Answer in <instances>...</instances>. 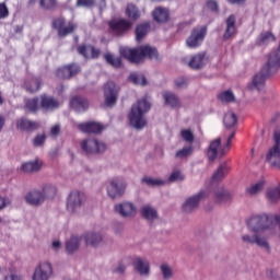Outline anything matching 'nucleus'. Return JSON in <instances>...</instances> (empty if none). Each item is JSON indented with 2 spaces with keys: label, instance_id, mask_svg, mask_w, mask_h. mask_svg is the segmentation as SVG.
I'll return each mask as SVG.
<instances>
[{
  "label": "nucleus",
  "instance_id": "obj_1",
  "mask_svg": "<svg viewBox=\"0 0 280 280\" xmlns=\"http://www.w3.org/2000/svg\"><path fill=\"white\" fill-rule=\"evenodd\" d=\"M247 226L254 235L245 234L242 236V241L245 244H256V246L266 250L268 255H270L271 247L268 238L259 234V232L268 231V229L272 226V219H270V215L266 213L253 215L247 220Z\"/></svg>",
  "mask_w": 280,
  "mask_h": 280
},
{
  "label": "nucleus",
  "instance_id": "obj_2",
  "mask_svg": "<svg viewBox=\"0 0 280 280\" xmlns=\"http://www.w3.org/2000/svg\"><path fill=\"white\" fill-rule=\"evenodd\" d=\"M119 54L125 60L131 62V65L143 62V58H148L149 60H160L159 50L150 45H142L137 48L121 47Z\"/></svg>",
  "mask_w": 280,
  "mask_h": 280
},
{
  "label": "nucleus",
  "instance_id": "obj_3",
  "mask_svg": "<svg viewBox=\"0 0 280 280\" xmlns=\"http://www.w3.org/2000/svg\"><path fill=\"white\" fill-rule=\"evenodd\" d=\"M150 108V102H148L145 98H141L136 104H133L128 115L130 126H132V128L136 130H143V128L148 126L145 113H148Z\"/></svg>",
  "mask_w": 280,
  "mask_h": 280
},
{
  "label": "nucleus",
  "instance_id": "obj_4",
  "mask_svg": "<svg viewBox=\"0 0 280 280\" xmlns=\"http://www.w3.org/2000/svg\"><path fill=\"white\" fill-rule=\"evenodd\" d=\"M132 21L126 19H115L108 22L110 34L117 38H121L132 30Z\"/></svg>",
  "mask_w": 280,
  "mask_h": 280
},
{
  "label": "nucleus",
  "instance_id": "obj_5",
  "mask_svg": "<svg viewBox=\"0 0 280 280\" xmlns=\"http://www.w3.org/2000/svg\"><path fill=\"white\" fill-rule=\"evenodd\" d=\"M205 198H209V190H200L196 195L188 197L182 205L183 213H194V211H198L200 202H202Z\"/></svg>",
  "mask_w": 280,
  "mask_h": 280
},
{
  "label": "nucleus",
  "instance_id": "obj_6",
  "mask_svg": "<svg viewBox=\"0 0 280 280\" xmlns=\"http://www.w3.org/2000/svg\"><path fill=\"white\" fill-rule=\"evenodd\" d=\"M127 187L128 184L126 183V180H124V178L113 177L112 179H109L108 186L106 188L107 196H109L112 200H116V198H121L124 197V194H126Z\"/></svg>",
  "mask_w": 280,
  "mask_h": 280
},
{
  "label": "nucleus",
  "instance_id": "obj_7",
  "mask_svg": "<svg viewBox=\"0 0 280 280\" xmlns=\"http://www.w3.org/2000/svg\"><path fill=\"white\" fill-rule=\"evenodd\" d=\"M275 144L269 148L266 154V162L270 167H276L280 170V132L276 131L273 133Z\"/></svg>",
  "mask_w": 280,
  "mask_h": 280
},
{
  "label": "nucleus",
  "instance_id": "obj_8",
  "mask_svg": "<svg viewBox=\"0 0 280 280\" xmlns=\"http://www.w3.org/2000/svg\"><path fill=\"white\" fill-rule=\"evenodd\" d=\"M86 202V196L80 190H73L69 194L67 200V210L69 213H79L80 209L84 207Z\"/></svg>",
  "mask_w": 280,
  "mask_h": 280
},
{
  "label": "nucleus",
  "instance_id": "obj_9",
  "mask_svg": "<svg viewBox=\"0 0 280 280\" xmlns=\"http://www.w3.org/2000/svg\"><path fill=\"white\" fill-rule=\"evenodd\" d=\"M119 86L115 84L113 81H108L104 85V105L107 108H113L115 104H117V100H119Z\"/></svg>",
  "mask_w": 280,
  "mask_h": 280
},
{
  "label": "nucleus",
  "instance_id": "obj_10",
  "mask_svg": "<svg viewBox=\"0 0 280 280\" xmlns=\"http://www.w3.org/2000/svg\"><path fill=\"white\" fill-rule=\"evenodd\" d=\"M81 150L85 154H103L106 152V143L100 142L97 139H85L81 141Z\"/></svg>",
  "mask_w": 280,
  "mask_h": 280
},
{
  "label": "nucleus",
  "instance_id": "obj_11",
  "mask_svg": "<svg viewBox=\"0 0 280 280\" xmlns=\"http://www.w3.org/2000/svg\"><path fill=\"white\" fill-rule=\"evenodd\" d=\"M205 36H207V26L194 28L189 37L186 39L187 47H190V49L200 47V45H202V40H205Z\"/></svg>",
  "mask_w": 280,
  "mask_h": 280
},
{
  "label": "nucleus",
  "instance_id": "obj_12",
  "mask_svg": "<svg viewBox=\"0 0 280 280\" xmlns=\"http://www.w3.org/2000/svg\"><path fill=\"white\" fill-rule=\"evenodd\" d=\"M54 275V267L51 262H40L33 273V280H49Z\"/></svg>",
  "mask_w": 280,
  "mask_h": 280
},
{
  "label": "nucleus",
  "instance_id": "obj_13",
  "mask_svg": "<svg viewBox=\"0 0 280 280\" xmlns=\"http://www.w3.org/2000/svg\"><path fill=\"white\" fill-rule=\"evenodd\" d=\"M66 20L65 18H58L52 21V28L57 30L58 36L65 38V36H69V34H73L75 31V24L69 23L68 26H65Z\"/></svg>",
  "mask_w": 280,
  "mask_h": 280
},
{
  "label": "nucleus",
  "instance_id": "obj_14",
  "mask_svg": "<svg viewBox=\"0 0 280 280\" xmlns=\"http://www.w3.org/2000/svg\"><path fill=\"white\" fill-rule=\"evenodd\" d=\"M114 210L120 218H135L137 215V207L130 201H122L116 205Z\"/></svg>",
  "mask_w": 280,
  "mask_h": 280
},
{
  "label": "nucleus",
  "instance_id": "obj_15",
  "mask_svg": "<svg viewBox=\"0 0 280 280\" xmlns=\"http://www.w3.org/2000/svg\"><path fill=\"white\" fill-rule=\"evenodd\" d=\"M235 23H237V18L235 14H231L226 20H225V31L223 33V40H233L235 36L237 35V27L235 26Z\"/></svg>",
  "mask_w": 280,
  "mask_h": 280
},
{
  "label": "nucleus",
  "instance_id": "obj_16",
  "mask_svg": "<svg viewBox=\"0 0 280 280\" xmlns=\"http://www.w3.org/2000/svg\"><path fill=\"white\" fill-rule=\"evenodd\" d=\"M80 72V66L75 63H71L65 66L63 68H59L56 72L57 78L60 80H71L74 75H78Z\"/></svg>",
  "mask_w": 280,
  "mask_h": 280
},
{
  "label": "nucleus",
  "instance_id": "obj_17",
  "mask_svg": "<svg viewBox=\"0 0 280 280\" xmlns=\"http://www.w3.org/2000/svg\"><path fill=\"white\" fill-rule=\"evenodd\" d=\"M39 106L43 110H56V108H60V101L51 95L42 94L39 96Z\"/></svg>",
  "mask_w": 280,
  "mask_h": 280
},
{
  "label": "nucleus",
  "instance_id": "obj_18",
  "mask_svg": "<svg viewBox=\"0 0 280 280\" xmlns=\"http://www.w3.org/2000/svg\"><path fill=\"white\" fill-rule=\"evenodd\" d=\"M222 139L217 138L212 140L209 144L208 151H207V158L210 161V163H213L220 156V150H222Z\"/></svg>",
  "mask_w": 280,
  "mask_h": 280
},
{
  "label": "nucleus",
  "instance_id": "obj_19",
  "mask_svg": "<svg viewBox=\"0 0 280 280\" xmlns=\"http://www.w3.org/2000/svg\"><path fill=\"white\" fill-rule=\"evenodd\" d=\"M233 200V194L224 187H219L214 190V202L215 205H228Z\"/></svg>",
  "mask_w": 280,
  "mask_h": 280
},
{
  "label": "nucleus",
  "instance_id": "obj_20",
  "mask_svg": "<svg viewBox=\"0 0 280 280\" xmlns=\"http://www.w3.org/2000/svg\"><path fill=\"white\" fill-rule=\"evenodd\" d=\"M77 51L80 56H83V58L86 59L100 58V54H102V51L93 45H80L77 47Z\"/></svg>",
  "mask_w": 280,
  "mask_h": 280
},
{
  "label": "nucleus",
  "instance_id": "obj_21",
  "mask_svg": "<svg viewBox=\"0 0 280 280\" xmlns=\"http://www.w3.org/2000/svg\"><path fill=\"white\" fill-rule=\"evenodd\" d=\"M133 268L140 277H148L150 275V261L145 258L136 257L133 259Z\"/></svg>",
  "mask_w": 280,
  "mask_h": 280
},
{
  "label": "nucleus",
  "instance_id": "obj_22",
  "mask_svg": "<svg viewBox=\"0 0 280 280\" xmlns=\"http://www.w3.org/2000/svg\"><path fill=\"white\" fill-rule=\"evenodd\" d=\"M84 241L86 246H91L92 248H97L102 246V242H104V235L101 232H88L84 235Z\"/></svg>",
  "mask_w": 280,
  "mask_h": 280
},
{
  "label": "nucleus",
  "instance_id": "obj_23",
  "mask_svg": "<svg viewBox=\"0 0 280 280\" xmlns=\"http://www.w3.org/2000/svg\"><path fill=\"white\" fill-rule=\"evenodd\" d=\"M79 130L81 132H85V135H100L104 127L95 121L83 122L79 125Z\"/></svg>",
  "mask_w": 280,
  "mask_h": 280
},
{
  "label": "nucleus",
  "instance_id": "obj_24",
  "mask_svg": "<svg viewBox=\"0 0 280 280\" xmlns=\"http://www.w3.org/2000/svg\"><path fill=\"white\" fill-rule=\"evenodd\" d=\"M25 200L28 205H32L33 207H40V205L45 202V195H43L40 190H33L26 194Z\"/></svg>",
  "mask_w": 280,
  "mask_h": 280
},
{
  "label": "nucleus",
  "instance_id": "obj_25",
  "mask_svg": "<svg viewBox=\"0 0 280 280\" xmlns=\"http://www.w3.org/2000/svg\"><path fill=\"white\" fill-rule=\"evenodd\" d=\"M77 8H98V10H106V0H77Z\"/></svg>",
  "mask_w": 280,
  "mask_h": 280
},
{
  "label": "nucleus",
  "instance_id": "obj_26",
  "mask_svg": "<svg viewBox=\"0 0 280 280\" xmlns=\"http://www.w3.org/2000/svg\"><path fill=\"white\" fill-rule=\"evenodd\" d=\"M70 106L77 113H84V110H89V100L82 96H74L70 102Z\"/></svg>",
  "mask_w": 280,
  "mask_h": 280
},
{
  "label": "nucleus",
  "instance_id": "obj_27",
  "mask_svg": "<svg viewBox=\"0 0 280 280\" xmlns=\"http://www.w3.org/2000/svg\"><path fill=\"white\" fill-rule=\"evenodd\" d=\"M16 126L20 130H26L27 132H34L40 128V124L27 118H21L18 120Z\"/></svg>",
  "mask_w": 280,
  "mask_h": 280
},
{
  "label": "nucleus",
  "instance_id": "obj_28",
  "mask_svg": "<svg viewBox=\"0 0 280 280\" xmlns=\"http://www.w3.org/2000/svg\"><path fill=\"white\" fill-rule=\"evenodd\" d=\"M42 167H43V162L39 160H34V161L23 163L21 166V170L25 174H36V172H40Z\"/></svg>",
  "mask_w": 280,
  "mask_h": 280
},
{
  "label": "nucleus",
  "instance_id": "obj_29",
  "mask_svg": "<svg viewBox=\"0 0 280 280\" xmlns=\"http://www.w3.org/2000/svg\"><path fill=\"white\" fill-rule=\"evenodd\" d=\"M207 65V52H199L195 55L190 61H189V67L190 69H202Z\"/></svg>",
  "mask_w": 280,
  "mask_h": 280
},
{
  "label": "nucleus",
  "instance_id": "obj_30",
  "mask_svg": "<svg viewBox=\"0 0 280 280\" xmlns=\"http://www.w3.org/2000/svg\"><path fill=\"white\" fill-rule=\"evenodd\" d=\"M150 27H151L150 22H144L136 26L135 34H136L137 43H141V40H143V38L148 36V32H150Z\"/></svg>",
  "mask_w": 280,
  "mask_h": 280
},
{
  "label": "nucleus",
  "instance_id": "obj_31",
  "mask_svg": "<svg viewBox=\"0 0 280 280\" xmlns=\"http://www.w3.org/2000/svg\"><path fill=\"white\" fill-rule=\"evenodd\" d=\"M153 19L156 23H167L170 21V11L165 8H156L153 11Z\"/></svg>",
  "mask_w": 280,
  "mask_h": 280
},
{
  "label": "nucleus",
  "instance_id": "obj_32",
  "mask_svg": "<svg viewBox=\"0 0 280 280\" xmlns=\"http://www.w3.org/2000/svg\"><path fill=\"white\" fill-rule=\"evenodd\" d=\"M40 84H43L40 78H32L31 80L25 81L24 89L28 93H36L37 91H40Z\"/></svg>",
  "mask_w": 280,
  "mask_h": 280
},
{
  "label": "nucleus",
  "instance_id": "obj_33",
  "mask_svg": "<svg viewBox=\"0 0 280 280\" xmlns=\"http://www.w3.org/2000/svg\"><path fill=\"white\" fill-rule=\"evenodd\" d=\"M266 198L271 205H277L280 201V184L269 188L266 192Z\"/></svg>",
  "mask_w": 280,
  "mask_h": 280
},
{
  "label": "nucleus",
  "instance_id": "obj_34",
  "mask_svg": "<svg viewBox=\"0 0 280 280\" xmlns=\"http://www.w3.org/2000/svg\"><path fill=\"white\" fill-rule=\"evenodd\" d=\"M163 97L166 106H171V108H180V100L176 94L166 92Z\"/></svg>",
  "mask_w": 280,
  "mask_h": 280
},
{
  "label": "nucleus",
  "instance_id": "obj_35",
  "mask_svg": "<svg viewBox=\"0 0 280 280\" xmlns=\"http://www.w3.org/2000/svg\"><path fill=\"white\" fill-rule=\"evenodd\" d=\"M226 174H229V166L226 163L220 164L217 172L212 175V183H220L224 180Z\"/></svg>",
  "mask_w": 280,
  "mask_h": 280
},
{
  "label": "nucleus",
  "instance_id": "obj_36",
  "mask_svg": "<svg viewBox=\"0 0 280 280\" xmlns=\"http://www.w3.org/2000/svg\"><path fill=\"white\" fill-rule=\"evenodd\" d=\"M103 58L107 62V65H110V67H114V69H121V67H124L121 57H115V55H113L110 52H106L103 56Z\"/></svg>",
  "mask_w": 280,
  "mask_h": 280
},
{
  "label": "nucleus",
  "instance_id": "obj_37",
  "mask_svg": "<svg viewBox=\"0 0 280 280\" xmlns=\"http://www.w3.org/2000/svg\"><path fill=\"white\" fill-rule=\"evenodd\" d=\"M129 82L136 84L137 86H148V79L145 74L141 72H133L129 75Z\"/></svg>",
  "mask_w": 280,
  "mask_h": 280
},
{
  "label": "nucleus",
  "instance_id": "obj_38",
  "mask_svg": "<svg viewBox=\"0 0 280 280\" xmlns=\"http://www.w3.org/2000/svg\"><path fill=\"white\" fill-rule=\"evenodd\" d=\"M141 215L142 218H144V220H148L149 222H152L153 220H156L159 218L156 209L152 208L151 206L142 207Z\"/></svg>",
  "mask_w": 280,
  "mask_h": 280
},
{
  "label": "nucleus",
  "instance_id": "obj_39",
  "mask_svg": "<svg viewBox=\"0 0 280 280\" xmlns=\"http://www.w3.org/2000/svg\"><path fill=\"white\" fill-rule=\"evenodd\" d=\"M80 248V237L72 236L69 241L66 242V252L68 255H73Z\"/></svg>",
  "mask_w": 280,
  "mask_h": 280
},
{
  "label": "nucleus",
  "instance_id": "obj_40",
  "mask_svg": "<svg viewBox=\"0 0 280 280\" xmlns=\"http://www.w3.org/2000/svg\"><path fill=\"white\" fill-rule=\"evenodd\" d=\"M223 124L228 130L235 128V126H237V115L233 112H228L224 115Z\"/></svg>",
  "mask_w": 280,
  "mask_h": 280
},
{
  "label": "nucleus",
  "instance_id": "obj_41",
  "mask_svg": "<svg viewBox=\"0 0 280 280\" xmlns=\"http://www.w3.org/2000/svg\"><path fill=\"white\" fill-rule=\"evenodd\" d=\"M264 187H266V180L261 179L247 188L246 191L249 196H257V194H261L264 191Z\"/></svg>",
  "mask_w": 280,
  "mask_h": 280
},
{
  "label": "nucleus",
  "instance_id": "obj_42",
  "mask_svg": "<svg viewBox=\"0 0 280 280\" xmlns=\"http://www.w3.org/2000/svg\"><path fill=\"white\" fill-rule=\"evenodd\" d=\"M276 37L272 32H264L258 36L257 45H268V43H275Z\"/></svg>",
  "mask_w": 280,
  "mask_h": 280
},
{
  "label": "nucleus",
  "instance_id": "obj_43",
  "mask_svg": "<svg viewBox=\"0 0 280 280\" xmlns=\"http://www.w3.org/2000/svg\"><path fill=\"white\" fill-rule=\"evenodd\" d=\"M126 15L131 21H138L140 19L141 13H139V9L135 4H128L126 8Z\"/></svg>",
  "mask_w": 280,
  "mask_h": 280
},
{
  "label": "nucleus",
  "instance_id": "obj_44",
  "mask_svg": "<svg viewBox=\"0 0 280 280\" xmlns=\"http://www.w3.org/2000/svg\"><path fill=\"white\" fill-rule=\"evenodd\" d=\"M191 154H194V147H184L182 150H178L175 153V159H179L180 161H183V159H189Z\"/></svg>",
  "mask_w": 280,
  "mask_h": 280
},
{
  "label": "nucleus",
  "instance_id": "obj_45",
  "mask_svg": "<svg viewBox=\"0 0 280 280\" xmlns=\"http://www.w3.org/2000/svg\"><path fill=\"white\" fill-rule=\"evenodd\" d=\"M218 100H220V102H225L226 104H231V102H235V94H233V91L228 90V91L221 92L218 95Z\"/></svg>",
  "mask_w": 280,
  "mask_h": 280
},
{
  "label": "nucleus",
  "instance_id": "obj_46",
  "mask_svg": "<svg viewBox=\"0 0 280 280\" xmlns=\"http://www.w3.org/2000/svg\"><path fill=\"white\" fill-rule=\"evenodd\" d=\"M183 180H185V174L180 170L173 171L168 177V183H183Z\"/></svg>",
  "mask_w": 280,
  "mask_h": 280
},
{
  "label": "nucleus",
  "instance_id": "obj_47",
  "mask_svg": "<svg viewBox=\"0 0 280 280\" xmlns=\"http://www.w3.org/2000/svg\"><path fill=\"white\" fill-rule=\"evenodd\" d=\"M141 183H144V185H148V187H161L165 185V182H163L162 179H156L152 177H143L141 179Z\"/></svg>",
  "mask_w": 280,
  "mask_h": 280
},
{
  "label": "nucleus",
  "instance_id": "obj_48",
  "mask_svg": "<svg viewBox=\"0 0 280 280\" xmlns=\"http://www.w3.org/2000/svg\"><path fill=\"white\" fill-rule=\"evenodd\" d=\"M164 280H170L174 277V269L167 264H162L160 267Z\"/></svg>",
  "mask_w": 280,
  "mask_h": 280
},
{
  "label": "nucleus",
  "instance_id": "obj_49",
  "mask_svg": "<svg viewBox=\"0 0 280 280\" xmlns=\"http://www.w3.org/2000/svg\"><path fill=\"white\" fill-rule=\"evenodd\" d=\"M43 196H45L46 198H54L57 194V189L56 186L51 185V184H47L43 187L42 190Z\"/></svg>",
  "mask_w": 280,
  "mask_h": 280
},
{
  "label": "nucleus",
  "instance_id": "obj_50",
  "mask_svg": "<svg viewBox=\"0 0 280 280\" xmlns=\"http://www.w3.org/2000/svg\"><path fill=\"white\" fill-rule=\"evenodd\" d=\"M39 5L44 10H56L58 0H39Z\"/></svg>",
  "mask_w": 280,
  "mask_h": 280
},
{
  "label": "nucleus",
  "instance_id": "obj_51",
  "mask_svg": "<svg viewBox=\"0 0 280 280\" xmlns=\"http://www.w3.org/2000/svg\"><path fill=\"white\" fill-rule=\"evenodd\" d=\"M25 107L30 113H36L38 110V97H34L31 100H27L25 103Z\"/></svg>",
  "mask_w": 280,
  "mask_h": 280
},
{
  "label": "nucleus",
  "instance_id": "obj_52",
  "mask_svg": "<svg viewBox=\"0 0 280 280\" xmlns=\"http://www.w3.org/2000/svg\"><path fill=\"white\" fill-rule=\"evenodd\" d=\"M234 137H235V131H232L231 135L228 137L226 143L219 151V156L220 158L224 156V154H226L229 152V149L231 148V141H233Z\"/></svg>",
  "mask_w": 280,
  "mask_h": 280
},
{
  "label": "nucleus",
  "instance_id": "obj_53",
  "mask_svg": "<svg viewBox=\"0 0 280 280\" xmlns=\"http://www.w3.org/2000/svg\"><path fill=\"white\" fill-rule=\"evenodd\" d=\"M45 141H47V136L45 133L43 135H37L34 139H33V145L35 148H40L43 145H45Z\"/></svg>",
  "mask_w": 280,
  "mask_h": 280
},
{
  "label": "nucleus",
  "instance_id": "obj_54",
  "mask_svg": "<svg viewBox=\"0 0 280 280\" xmlns=\"http://www.w3.org/2000/svg\"><path fill=\"white\" fill-rule=\"evenodd\" d=\"M176 89H187L189 81L185 77H179L175 79Z\"/></svg>",
  "mask_w": 280,
  "mask_h": 280
},
{
  "label": "nucleus",
  "instance_id": "obj_55",
  "mask_svg": "<svg viewBox=\"0 0 280 280\" xmlns=\"http://www.w3.org/2000/svg\"><path fill=\"white\" fill-rule=\"evenodd\" d=\"M206 5H207L208 10H211V12H214L215 14H218V12H220V5L218 4V1H215V0H208L206 2Z\"/></svg>",
  "mask_w": 280,
  "mask_h": 280
},
{
  "label": "nucleus",
  "instance_id": "obj_56",
  "mask_svg": "<svg viewBox=\"0 0 280 280\" xmlns=\"http://www.w3.org/2000/svg\"><path fill=\"white\" fill-rule=\"evenodd\" d=\"M182 139L187 143H194V132L187 129L182 130Z\"/></svg>",
  "mask_w": 280,
  "mask_h": 280
},
{
  "label": "nucleus",
  "instance_id": "obj_57",
  "mask_svg": "<svg viewBox=\"0 0 280 280\" xmlns=\"http://www.w3.org/2000/svg\"><path fill=\"white\" fill-rule=\"evenodd\" d=\"M115 275H124L126 272V265L124 262H119L113 270Z\"/></svg>",
  "mask_w": 280,
  "mask_h": 280
},
{
  "label": "nucleus",
  "instance_id": "obj_58",
  "mask_svg": "<svg viewBox=\"0 0 280 280\" xmlns=\"http://www.w3.org/2000/svg\"><path fill=\"white\" fill-rule=\"evenodd\" d=\"M10 11H8V7L5 3H0V19H7L9 16Z\"/></svg>",
  "mask_w": 280,
  "mask_h": 280
},
{
  "label": "nucleus",
  "instance_id": "obj_59",
  "mask_svg": "<svg viewBox=\"0 0 280 280\" xmlns=\"http://www.w3.org/2000/svg\"><path fill=\"white\" fill-rule=\"evenodd\" d=\"M50 135L51 137H58V135H60V125H55L51 127Z\"/></svg>",
  "mask_w": 280,
  "mask_h": 280
},
{
  "label": "nucleus",
  "instance_id": "obj_60",
  "mask_svg": "<svg viewBox=\"0 0 280 280\" xmlns=\"http://www.w3.org/2000/svg\"><path fill=\"white\" fill-rule=\"evenodd\" d=\"M231 5H245L248 0H226Z\"/></svg>",
  "mask_w": 280,
  "mask_h": 280
},
{
  "label": "nucleus",
  "instance_id": "obj_61",
  "mask_svg": "<svg viewBox=\"0 0 280 280\" xmlns=\"http://www.w3.org/2000/svg\"><path fill=\"white\" fill-rule=\"evenodd\" d=\"M61 246H62V243H60V241H54L51 244L52 250H60Z\"/></svg>",
  "mask_w": 280,
  "mask_h": 280
},
{
  "label": "nucleus",
  "instance_id": "obj_62",
  "mask_svg": "<svg viewBox=\"0 0 280 280\" xmlns=\"http://www.w3.org/2000/svg\"><path fill=\"white\" fill-rule=\"evenodd\" d=\"M5 207H7L5 198L0 197V211H1L2 209H5Z\"/></svg>",
  "mask_w": 280,
  "mask_h": 280
},
{
  "label": "nucleus",
  "instance_id": "obj_63",
  "mask_svg": "<svg viewBox=\"0 0 280 280\" xmlns=\"http://www.w3.org/2000/svg\"><path fill=\"white\" fill-rule=\"evenodd\" d=\"M10 279H11V280H23V276H19V275H16V273H12V275L10 276Z\"/></svg>",
  "mask_w": 280,
  "mask_h": 280
},
{
  "label": "nucleus",
  "instance_id": "obj_64",
  "mask_svg": "<svg viewBox=\"0 0 280 280\" xmlns=\"http://www.w3.org/2000/svg\"><path fill=\"white\" fill-rule=\"evenodd\" d=\"M14 32L15 34H21L23 32V26L21 25L15 26Z\"/></svg>",
  "mask_w": 280,
  "mask_h": 280
}]
</instances>
